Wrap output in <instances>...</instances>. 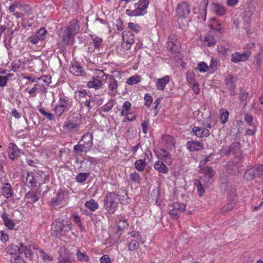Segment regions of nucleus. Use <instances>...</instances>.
Returning a JSON list of instances; mask_svg holds the SVG:
<instances>
[{
    "instance_id": "obj_1",
    "label": "nucleus",
    "mask_w": 263,
    "mask_h": 263,
    "mask_svg": "<svg viewBox=\"0 0 263 263\" xmlns=\"http://www.w3.org/2000/svg\"><path fill=\"white\" fill-rule=\"evenodd\" d=\"M201 171L203 175L201 176L199 180H195L194 183L200 196H202L204 194V188L211 183L212 178L215 175V172L209 166L204 167Z\"/></svg>"
},
{
    "instance_id": "obj_2",
    "label": "nucleus",
    "mask_w": 263,
    "mask_h": 263,
    "mask_svg": "<svg viewBox=\"0 0 263 263\" xmlns=\"http://www.w3.org/2000/svg\"><path fill=\"white\" fill-rule=\"evenodd\" d=\"M71 228L70 220L66 217L62 220H57L52 223V232L56 236H64L71 230Z\"/></svg>"
},
{
    "instance_id": "obj_3",
    "label": "nucleus",
    "mask_w": 263,
    "mask_h": 263,
    "mask_svg": "<svg viewBox=\"0 0 263 263\" xmlns=\"http://www.w3.org/2000/svg\"><path fill=\"white\" fill-rule=\"evenodd\" d=\"M107 76L108 75L106 74L103 70L96 69L92 79L87 82V87L89 88H94L96 90L101 88L103 83L106 80Z\"/></svg>"
},
{
    "instance_id": "obj_4",
    "label": "nucleus",
    "mask_w": 263,
    "mask_h": 263,
    "mask_svg": "<svg viewBox=\"0 0 263 263\" xmlns=\"http://www.w3.org/2000/svg\"><path fill=\"white\" fill-rule=\"evenodd\" d=\"M149 0H139L134 5V9H127L126 14L130 16L144 15L147 12Z\"/></svg>"
},
{
    "instance_id": "obj_5",
    "label": "nucleus",
    "mask_w": 263,
    "mask_h": 263,
    "mask_svg": "<svg viewBox=\"0 0 263 263\" xmlns=\"http://www.w3.org/2000/svg\"><path fill=\"white\" fill-rule=\"evenodd\" d=\"M118 196L114 192L108 193L104 199V208L109 213L113 214L118 208Z\"/></svg>"
},
{
    "instance_id": "obj_6",
    "label": "nucleus",
    "mask_w": 263,
    "mask_h": 263,
    "mask_svg": "<svg viewBox=\"0 0 263 263\" xmlns=\"http://www.w3.org/2000/svg\"><path fill=\"white\" fill-rule=\"evenodd\" d=\"M131 107L132 104L129 101H126L124 102L121 116L124 117V122H125L136 120V116L134 112L130 111Z\"/></svg>"
},
{
    "instance_id": "obj_7",
    "label": "nucleus",
    "mask_w": 263,
    "mask_h": 263,
    "mask_svg": "<svg viewBox=\"0 0 263 263\" xmlns=\"http://www.w3.org/2000/svg\"><path fill=\"white\" fill-rule=\"evenodd\" d=\"M185 206L183 203L174 202L171 205L168 213L173 218L177 219L181 213L185 211Z\"/></svg>"
},
{
    "instance_id": "obj_8",
    "label": "nucleus",
    "mask_w": 263,
    "mask_h": 263,
    "mask_svg": "<svg viewBox=\"0 0 263 263\" xmlns=\"http://www.w3.org/2000/svg\"><path fill=\"white\" fill-rule=\"evenodd\" d=\"M157 158L163 161L168 165H171L173 163L172 155L164 148H160L155 151Z\"/></svg>"
},
{
    "instance_id": "obj_9",
    "label": "nucleus",
    "mask_w": 263,
    "mask_h": 263,
    "mask_svg": "<svg viewBox=\"0 0 263 263\" xmlns=\"http://www.w3.org/2000/svg\"><path fill=\"white\" fill-rule=\"evenodd\" d=\"M263 175V165H259L248 170L244 175L245 178L247 180H251L255 177Z\"/></svg>"
},
{
    "instance_id": "obj_10",
    "label": "nucleus",
    "mask_w": 263,
    "mask_h": 263,
    "mask_svg": "<svg viewBox=\"0 0 263 263\" xmlns=\"http://www.w3.org/2000/svg\"><path fill=\"white\" fill-rule=\"evenodd\" d=\"M190 11L189 4L185 2L179 4L177 8V13L179 17L186 16Z\"/></svg>"
},
{
    "instance_id": "obj_11",
    "label": "nucleus",
    "mask_w": 263,
    "mask_h": 263,
    "mask_svg": "<svg viewBox=\"0 0 263 263\" xmlns=\"http://www.w3.org/2000/svg\"><path fill=\"white\" fill-rule=\"evenodd\" d=\"M251 53L249 51H246L244 53L236 52L232 55V61L234 63H238L247 60Z\"/></svg>"
},
{
    "instance_id": "obj_12",
    "label": "nucleus",
    "mask_w": 263,
    "mask_h": 263,
    "mask_svg": "<svg viewBox=\"0 0 263 263\" xmlns=\"http://www.w3.org/2000/svg\"><path fill=\"white\" fill-rule=\"evenodd\" d=\"M92 135L89 133L85 134L82 137L80 143L84 145L86 151H89L92 146Z\"/></svg>"
},
{
    "instance_id": "obj_13",
    "label": "nucleus",
    "mask_w": 263,
    "mask_h": 263,
    "mask_svg": "<svg viewBox=\"0 0 263 263\" xmlns=\"http://www.w3.org/2000/svg\"><path fill=\"white\" fill-rule=\"evenodd\" d=\"M229 202L221 209V212H227L231 210L234 207L237 200L236 194L233 193L232 195H230L229 197Z\"/></svg>"
},
{
    "instance_id": "obj_14",
    "label": "nucleus",
    "mask_w": 263,
    "mask_h": 263,
    "mask_svg": "<svg viewBox=\"0 0 263 263\" xmlns=\"http://www.w3.org/2000/svg\"><path fill=\"white\" fill-rule=\"evenodd\" d=\"M192 132L197 137H207L210 135V132L208 129L198 126H195L192 128Z\"/></svg>"
},
{
    "instance_id": "obj_15",
    "label": "nucleus",
    "mask_w": 263,
    "mask_h": 263,
    "mask_svg": "<svg viewBox=\"0 0 263 263\" xmlns=\"http://www.w3.org/2000/svg\"><path fill=\"white\" fill-rule=\"evenodd\" d=\"M25 249V248L22 244H21L20 247L14 245H11L7 248L6 251L8 253L12 256L20 254L22 252L21 250H24Z\"/></svg>"
},
{
    "instance_id": "obj_16",
    "label": "nucleus",
    "mask_w": 263,
    "mask_h": 263,
    "mask_svg": "<svg viewBox=\"0 0 263 263\" xmlns=\"http://www.w3.org/2000/svg\"><path fill=\"white\" fill-rule=\"evenodd\" d=\"M170 81V77L169 76H165L161 78L157 79L156 86L158 90H163L165 89L166 85Z\"/></svg>"
},
{
    "instance_id": "obj_17",
    "label": "nucleus",
    "mask_w": 263,
    "mask_h": 263,
    "mask_svg": "<svg viewBox=\"0 0 263 263\" xmlns=\"http://www.w3.org/2000/svg\"><path fill=\"white\" fill-rule=\"evenodd\" d=\"M154 168L156 171L164 174H167L168 172V168L162 161L159 159L155 162Z\"/></svg>"
},
{
    "instance_id": "obj_18",
    "label": "nucleus",
    "mask_w": 263,
    "mask_h": 263,
    "mask_svg": "<svg viewBox=\"0 0 263 263\" xmlns=\"http://www.w3.org/2000/svg\"><path fill=\"white\" fill-rule=\"evenodd\" d=\"M67 106V102L64 99L61 98L59 103L55 106L54 110L55 114L58 115H61L65 110Z\"/></svg>"
},
{
    "instance_id": "obj_19",
    "label": "nucleus",
    "mask_w": 263,
    "mask_h": 263,
    "mask_svg": "<svg viewBox=\"0 0 263 263\" xmlns=\"http://www.w3.org/2000/svg\"><path fill=\"white\" fill-rule=\"evenodd\" d=\"M20 154V151L17 146L13 143H10L8 147V155L10 159L14 160Z\"/></svg>"
},
{
    "instance_id": "obj_20",
    "label": "nucleus",
    "mask_w": 263,
    "mask_h": 263,
    "mask_svg": "<svg viewBox=\"0 0 263 263\" xmlns=\"http://www.w3.org/2000/svg\"><path fill=\"white\" fill-rule=\"evenodd\" d=\"M1 218L3 219L5 226L9 230H13L15 226L14 222L8 217V214L6 212H4L1 215Z\"/></svg>"
},
{
    "instance_id": "obj_21",
    "label": "nucleus",
    "mask_w": 263,
    "mask_h": 263,
    "mask_svg": "<svg viewBox=\"0 0 263 263\" xmlns=\"http://www.w3.org/2000/svg\"><path fill=\"white\" fill-rule=\"evenodd\" d=\"M187 148L190 151H198L203 148V144L198 141H189L186 144Z\"/></svg>"
},
{
    "instance_id": "obj_22",
    "label": "nucleus",
    "mask_w": 263,
    "mask_h": 263,
    "mask_svg": "<svg viewBox=\"0 0 263 263\" xmlns=\"http://www.w3.org/2000/svg\"><path fill=\"white\" fill-rule=\"evenodd\" d=\"M235 80H236L235 77L232 75H229L226 80L227 86L229 88V89L231 90V95H234V90L235 88Z\"/></svg>"
},
{
    "instance_id": "obj_23",
    "label": "nucleus",
    "mask_w": 263,
    "mask_h": 263,
    "mask_svg": "<svg viewBox=\"0 0 263 263\" xmlns=\"http://www.w3.org/2000/svg\"><path fill=\"white\" fill-rule=\"evenodd\" d=\"M119 194L118 199H119L121 204L126 205L129 203L130 200L128 196L126 191L124 190H121L119 192Z\"/></svg>"
},
{
    "instance_id": "obj_24",
    "label": "nucleus",
    "mask_w": 263,
    "mask_h": 263,
    "mask_svg": "<svg viewBox=\"0 0 263 263\" xmlns=\"http://www.w3.org/2000/svg\"><path fill=\"white\" fill-rule=\"evenodd\" d=\"M25 184L29 187H33L36 185V178L34 176L32 172L27 174L26 178Z\"/></svg>"
},
{
    "instance_id": "obj_25",
    "label": "nucleus",
    "mask_w": 263,
    "mask_h": 263,
    "mask_svg": "<svg viewBox=\"0 0 263 263\" xmlns=\"http://www.w3.org/2000/svg\"><path fill=\"white\" fill-rule=\"evenodd\" d=\"M79 30V26L78 21L76 20H72L69 26L66 29V31L70 32L71 34L75 35L77 33Z\"/></svg>"
},
{
    "instance_id": "obj_26",
    "label": "nucleus",
    "mask_w": 263,
    "mask_h": 263,
    "mask_svg": "<svg viewBox=\"0 0 263 263\" xmlns=\"http://www.w3.org/2000/svg\"><path fill=\"white\" fill-rule=\"evenodd\" d=\"M3 195L7 198L11 197L13 196V192L10 184L5 183L2 187Z\"/></svg>"
},
{
    "instance_id": "obj_27",
    "label": "nucleus",
    "mask_w": 263,
    "mask_h": 263,
    "mask_svg": "<svg viewBox=\"0 0 263 263\" xmlns=\"http://www.w3.org/2000/svg\"><path fill=\"white\" fill-rule=\"evenodd\" d=\"M187 81L191 84L193 85V89L196 93L198 92V85L195 83L194 75L191 72H187L186 74Z\"/></svg>"
},
{
    "instance_id": "obj_28",
    "label": "nucleus",
    "mask_w": 263,
    "mask_h": 263,
    "mask_svg": "<svg viewBox=\"0 0 263 263\" xmlns=\"http://www.w3.org/2000/svg\"><path fill=\"white\" fill-rule=\"evenodd\" d=\"M70 72L76 76H81L83 72V68L78 63L72 64L70 68Z\"/></svg>"
},
{
    "instance_id": "obj_29",
    "label": "nucleus",
    "mask_w": 263,
    "mask_h": 263,
    "mask_svg": "<svg viewBox=\"0 0 263 263\" xmlns=\"http://www.w3.org/2000/svg\"><path fill=\"white\" fill-rule=\"evenodd\" d=\"M208 4L207 0H204L201 2L199 4V9L198 11H194L195 13H199L201 16H204V18H205L206 13V7Z\"/></svg>"
},
{
    "instance_id": "obj_30",
    "label": "nucleus",
    "mask_w": 263,
    "mask_h": 263,
    "mask_svg": "<svg viewBox=\"0 0 263 263\" xmlns=\"http://www.w3.org/2000/svg\"><path fill=\"white\" fill-rule=\"evenodd\" d=\"M216 123L217 120L215 117L212 116H210L204 120L203 126L206 127L211 128L216 124Z\"/></svg>"
},
{
    "instance_id": "obj_31",
    "label": "nucleus",
    "mask_w": 263,
    "mask_h": 263,
    "mask_svg": "<svg viewBox=\"0 0 263 263\" xmlns=\"http://www.w3.org/2000/svg\"><path fill=\"white\" fill-rule=\"evenodd\" d=\"M116 223L120 230L127 228L128 226L126 219L122 217H118Z\"/></svg>"
},
{
    "instance_id": "obj_32",
    "label": "nucleus",
    "mask_w": 263,
    "mask_h": 263,
    "mask_svg": "<svg viewBox=\"0 0 263 263\" xmlns=\"http://www.w3.org/2000/svg\"><path fill=\"white\" fill-rule=\"evenodd\" d=\"M85 206L91 211H95L99 208V204L94 199L87 201L85 203Z\"/></svg>"
},
{
    "instance_id": "obj_33",
    "label": "nucleus",
    "mask_w": 263,
    "mask_h": 263,
    "mask_svg": "<svg viewBox=\"0 0 263 263\" xmlns=\"http://www.w3.org/2000/svg\"><path fill=\"white\" fill-rule=\"evenodd\" d=\"M74 35L71 34V33L66 30L63 33V42L64 44L68 45L71 44L73 42Z\"/></svg>"
},
{
    "instance_id": "obj_34",
    "label": "nucleus",
    "mask_w": 263,
    "mask_h": 263,
    "mask_svg": "<svg viewBox=\"0 0 263 263\" xmlns=\"http://www.w3.org/2000/svg\"><path fill=\"white\" fill-rule=\"evenodd\" d=\"M220 113V120L222 124H225L228 119L229 112L227 109L221 108L219 111Z\"/></svg>"
},
{
    "instance_id": "obj_35",
    "label": "nucleus",
    "mask_w": 263,
    "mask_h": 263,
    "mask_svg": "<svg viewBox=\"0 0 263 263\" xmlns=\"http://www.w3.org/2000/svg\"><path fill=\"white\" fill-rule=\"evenodd\" d=\"M219 65V61L217 59L212 58L210 65L209 66L210 69V74L213 73L217 69Z\"/></svg>"
},
{
    "instance_id": "obj_36",
    "label": "nucleus",
    "mask_w": 263,
    "mask_h": 263,
    "mask_svg": "<svg viewBox=\"0 0 263 263\" xmlns=\"http://www.w3.org/2000/svg\"><path fill=\"white\" fill-rule=\"evenodd\" d=\"M197 69L200 72L204 73L208 72L210 73V69L208 65L204 62H200L198 63Z\"/></svg>"
},
{
    "instance_id": "obj_37",
    "label": "nucleus",
    "mask_w": 263,
    "mask_h": 263,
    "mask_svg": "<svg viewBox=\"0 0 263 263\" xmlns=\"http://www.w3.org/2000/svg\"><path fill=\"white\" fill-rule=\"evenodd\" d=\"M164 140L166 141V146L169 149H172L175 147V141L173 138L170 136L164 137Z\"/></svg>"
},
{
    "instance_id": "obj_38",
    "label": "nucleus",
    "mask_w": 263,
    "mask_h": 263,
    "mask_svg": "<svg viewBox=\"0 0 263 263\" xmlns=\"http://www.w3.org/2000/svg\"><path fill=\"white\" fill-rule=\"evenodd\" d=\"M203 43L209 47H213L215 44V41L213 36L207 35L204 37Z\"/></svg>"
},
{
    "instance_id": "obj_39",
    "label": "nucleus",
    "mask_w": 263,
    "mask_h": 263,
    "mask_svg": "<svg viewBox=\"0 0 263 263\" xmlns=\"http://www.w3.org/2000/svg\"><path fill=\"white\" fill-rule=\"evenodd\" d=\"M18 10L22 12V16H24L30 14V8L28 5L18 4Z\"/></svg>"
},
{
    "instance_id": "obj_40",
    "label": "nucleus",
    "mask_w": 263,
    "mask_h": 263,
    "mask_svg": "<svg viewBox=\"0 0 263 263\" xmlns=\"http://www.w3.org/2000/svg\"><path fill=\"white\" fill-rule=\"evenodd\" d=\"M210 26L212 30L219 31L221 29V25L214 17L210 20Z\"/></svg>"
},
{
    "instance_id": "obj_41",
    "label": "nucleus",
    "mask_w": 263,
    "mask_h": 263,
    "mask_svg": "<svg viewBox=\"0 0 263 263\" xmlns=\"http://www.w3.org/2000/svg\"><path fill=\"white\" fill-rule=\"evenodd\" d=\"M229 48V46L227 43H222L218 46L217 51L220 54L225 55L227 53Z\"/></svg>"
},
{
    "instance_id": "obj_42",
    "label": "nucleus",
    "mask_w": 263,
    "mask_h": 263,
    "mask_svg": "<svg viewBox=\"0 0 263 263\" xmlns=\"http://www.w3.org/2000/svg\"><path fill=\"white\" fill-rule=\"evenodd\" d=\"M26 198L29 200L30 202H35L39 200V196L37 194L33 192H29L26 196Z\"/></svg>"
},
{
    "instance_id": "obj_43",
    "label": "nucleus",
    "mask_w": 263,
    "mask_h": 263,
    "mask_svg": "<svg viewBox=\"0 0 263 263\" xmlns=\"http://www.w3.org/2000/svg\"><path fill=\"white\" fill-rule=\"evenodd\" d=\"M123 41L128 43V45H132L134 43V36L133 34L123 33Z\"/></svg>"
},
{
    "instance_id": "obj_44",
    "label": "nucleus",
    "mask_w": 263,
    "mask_h": 263,
    "mask_svg": "<svg viewBox=\"0 0 263 263\" xmlns=\"http://www.w3.org/2000/svg\"><path fill=\"white\" fill-rule=\"evenodd\" d=\"M135 168L139 172H142L146 166V162L144 160L139 159L135 163Z\"/></svg>"
},
{
    "instance_id": "obj_45",
    "label": "nucleus",
    "mask_w": 263,
    "mask_h": 263,
    "mask_svg": "<svg viewBox=\"0 0 263 263\" xmlns=\"http://www.w3.org/2000/svg\"><path fill=\"white\" fill-rule=\"evenodd\" d=\"M77 256L78 259L81 261L88 262L89 261V258L85 252H81L78 250L77 253Z\"/></svg>"
},
{
    "instance_id": "obj_46",
    "label": "nucleus",
    "mask_w": 263,
    "mask_h": 263,
    "mask_svg": "<svg viewBox=\"0 0 263 263\" xmlns=\"http://www.w3.org/2000/svg\"><path fill=\"white\" fill-rule=\"evenodd\" d=\"M180 263H199L197 261H193V259L190 254H185L182 256Z\"/></svg>"
},
{
    "instance_id": "obj_47",
    "label": "nucleus",
    "mask_w": 263,
    "mask_h": 263,
    "mask_svg": "<svg viewBox=\"0 0 263 263\" xmlns=\"http://www.w3.org/2000/svg\"><path fill=\"white\" fill-rule=\"evenodd\" d=\"M130 236L132 237L136 238L137 241H138L139 242H140L142 243H143L145 242V237L143 236H142L140 234V232H139L133 231L130 233Z\"/></svg>"
},
{
    "instance_id": "obj_48",
    "label": "nucleus",
    "mask_w": 263,
    "mask_h": 263,
    "mask_svg": "<svg viewBox=\"0 0 263 263\" xmlns=\"http://www.w3.org/2000/svg\"><path fill=\"white\" fill-rule=\"evenodd\" d=\"M141 81V78L138 75H135L127 80V83L129 85L137 84Z\"/></svg>"
},
{
    "instance_id": "obj_49",
    "label": "nucleus",
    "mask_w": 263,
    "mask_h": 263,
    "mask_svg": "<svg viewBox=\"0 0 263 263\" xmlns=\"http://www.w3.org/2000/svg\"><path fill=\"white\" fill-rule=\"evenodd\" d=\"M91 38L93 41L95 48L99 49L102 44V40L97 36L92 35H91Z\"/></svg>"
},
{
    "instance_id": "obj_50",
    "label": "nucleus",
    "mask_w": 263,
    "mask_h": 263,
    "mask_svg": "<svg viewBox=\"0 0 263 263\" xmlns=\"http://www.w3.org/2000/svg\"><path fill=\"white\" fill-rule=\"evenodd\" d=\"M65 126L66 129L70 132H75L78 128V124L72 122L67 123Z\"/></svg>"
},
{
    "instance_id": "obj_51",
    "label": "nucleus",
    "mask_w": 263,
    "mask_h": 263,
    "mask_svg": "<svg viewBox=\"0 0 263 263\" xmlns=\"http://www.w3.org/2000/svg\"><path fill=\"white\" fill-rule=\"evenodd\" d=\"M89 175L90 174L88 173H80L77 175L76 177V180L78 182L83 183L85 181Z\"/></svg>"
},
{
    "instance_id": "obj_52",
    "label": "nucleus",
    "mask_w": 263,
    "mask_h": 263,
    "mask_svg": "<svg viewBox=\"0 0 263 263\" xmlns=\"http://www.w3.org/2000/svg\"><path fill=\"white\" fill-rule=\"evenodd\" d=\"M39 256L44 260L46 262L48 263L53 260L52 256L46 254L43 250H39Z\"/></svg>"
},
{
    "instance_id": "obj_53",
    "label": "nucleus",
    "mask_w": 263,
    "mask_h": 263,
    "mask_svg": "<svg viewBox=\"0 0 263 263\" xmlns=\"http://www.w3.org/2000/svg\"><path fill=\"white\" fill-rule=\"evenodd\" d=\"M128 27L132 31L136 33H139L141 30V27L138 24L134 23H129Z\"/></svg>"
},
{
    "instance_id": "obj_54",
    "label": "nucleus",
    "mask_w": 263,
    "mask_h": 263,
    "mask_svg": "<svg viewBox=\"0 0 263 263\" xmlns=\"http://www.w3.org/2000/svg\"><path fill=\"white\" fill-rule=\"evenodd\" d=\"M12 261L14 263H24V255L18 254L16 255L12 256L11 258Z\"/></svg>"
},
{
    "instance_id": "obj_55",
    "label": "nucleus",
    "mask_w": 263,
    "mask_h": 263,
    "mask_svg": "<svg viewBox=\"0 0 263 263\" xmlns=\"http://www.w3.org/2000/svg\"><path fill=\"white\" fill-rule=\"evenodd\" d=\"M130 179L134 182L136 184H138L140 183L141 180V176L137 173H133L129 175Z\"/></svg>"
},
{
    "instance_id": "obj_56",
    "label": "nucleus",
    "mask_w": 263,
    "mask_h": 263,
    "mask_svg": "<svg viewBox=\"0 0 263 263\" xmlns=\"http://www.w3.org/2000/svg\"><path fill=\"white\" fill-rule=\"evenodd\" d=\"M139 242L136 239H132L128 244V249L130 251H134L138 248L139 247Z\"/></svg>"
},
{
    "instance_id": "obj_57",
    "label": "nucleus",
    "mask_w": 263,
    "mask_h": 263,
    "mask_svg": "<svg viewBox=\"0 0 263 263\" xmlns=\"http://www.w3.org/2000/svg\"><path fill=\"white\" fill-rule=\"evenodd\" d=\"M72 216L74 222H76V223L78 226L80 230L84 231L85 229L82 224L80 217L76 213H73Z\"/></svg>"
},
{
    "instance_id": "obj_58",
    "label": "nucleus",
    "mask_w": 263,
    "mask_h": 263,
    "mask_svg": "<svg viewBox=\"0 0 263 263\" xmlns=\"http://www.w3.org/2000/svg\"><path fill=\"white\" fill-rule=\"evenodd\" d=\"M46 33V30L44 28H41L37 32L36 34V37L39 40H42L45 37Z\"/></svg>"
},
{
    "instance_id": "obj_59",
    "label": "nucleus",
    "mask_w": 263,
    "mask_h": 263,
    "mask_svg": "<svg viewBox=\"0 0 263 263\" xmlns=\"http://www.w3.org/2000/svg\"><path fill=\"white\" fill-rule=\"evenodd\" d=\"M59 263H71V260L67 254L64 256L60 253L59 258Z\"/></svg>"
},
{
    "instance_id": "obj_60",
    "label": "nucleus",
    "mask_w": 263,
    "mask_h": 263,
    "mask_svg": "<svg viewBox=\"0 0 263 263\" xmlns=\"http://www.w3.org/2000/svg\"><path fill=\"white\" fill-rule=\"evenodd\" d=\"M144 99L145 105L149 107L153 101L152 97L149 94L146 93L144 96Z\"/></svg>"
},
{
    "instance_id": "obj_61",
    "label": "nucleus",
    "mask_w": 263,
    "mask_h": 263,
    "mask_svg": "<svg viewBox=\"0 0 263 263\" xmlns=\"http://www.w3.org/2000/svg\"><path fill=\"white\" fill-rule=\"evenodd\" d=\"M215 12L219 15H223L226 13V10L223 7L220 5H217L215 7Z\"/></svg>"
},
{
    "instance_id": "obj_62",
    "label": "nucleus",
    "mask_w": 263,
    "mask_h": 263,
    "mask_svg": "<svg viewBox=\"0 0 263 263\" xmlns=\"http://www.w3.org/2000/svg\"><path fill=\"white\" fill-rule=\"evenodd\" d=\"M39 111L46 118L49 120H52L53 118V115L51 113L46 112L43 108H40Z\"/></svg>"
},
{
    "instance_id": "obj_63",
    "label": "nucleus",
    "mask_w": 263,
    "mask_h": 263,
    "mask_svg": "<svg viewBox=\"0 0 263 263\" xmlns=\"http://www.w3.org/2000/svg\"><path fill=\"white\" fill-rule=\"evenodd\" d=\"M1 233V241L4 243H6L8 241L9 239V236L7 233H6L4 231H2L0 232Z\"/></svg>"
},
{
    "instance_id": "obj_64",
    "label": "nucleus",
    "mask_w": 263,
    "mask_h": 263,
    "mask_svg": "<svg viewBox=\"0 0 263 263\" xmlns=\"http://www.w3.org/2000/svg\"><path fill=\"white\" fill-rule=\"evenodd\" d=\"M101 263H111L110 259L108 255H104L100 259Z\"/></svg>"
}]
</instances>
